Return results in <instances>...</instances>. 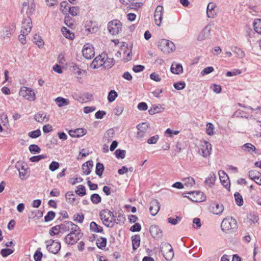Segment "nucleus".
Segmentation results:
<instances>
[{
  "mask_svg": "<svg viewBox=\"0 0 261 261\" xmlns=\"http://www.w3.org/2000/svg\"><path fill=\"white\" fill-rule=\"evenodd\" d=\"M162 109H164V108H162V106L161 105H158V106L153 105L150 109L148 110V113L150 115H152L156 113L161 112Z\"/></svg>",
  "mask_w": 261,
  "mask_h": 261,
  "instance_id": "nucleus-38",
  "label": "nucleus"
},
{
  "mask_svg": "<svg viewBox=\"0 0 261 261\" xmlns=\"http://www.w3.org/2000/svg\"><path fill=\"white\" fill-rule=\"evenodd\" d=\"M242 149L245 151L249 152H254L256 150L255 147L252 144L247 143L245 144L242 146Z\"/></svg>",
  "mask_w": 261,
  "mask_h": 261,
  "instance_id": "nucleus-47",
  "label": "nucleus"
},
{
  "mask_svg": "<svg viewBox=\"0 0 261 261\" xmlns=\"http://www.w3.org/2000/svg\"><path fill=\"white\" fill-rule=\"evenodd\" d=\"M242 73V71L239 69H234L231 71H227L226 73V75L227 76H232L234 75H237L241 74Z\"/></svg>",
  "mask_w": 261,
  "mask_h": 261,
  "instance_id": "nucleus-60",
  "label": "nucleus"
},
{
  "mask_svg": "<svg viewBox=\"0 0 261 261\" xmlns=\"http://www.w3.org/2000/svg\"><path fill=\"white\" fill-rule=\"evenodd\" d=\"M115 61L113 58L109 57L108 54H106V57L102 62L103 67L105 69H110L115 64Z\"/></svg>",
  "mask_w": 261,
  "mask_h": 261,
  "instance_id": "nucleus-23",
  "label": "nucleus"
},
{
  "mask_svg": "<svg viewBox=\"0 0 261 261\" xmlns=\"http://www.w3.org/2000/svg\"><path fill=\"white\" fill-rule=\"evenodd\" d=\"M82 53L83 56L86 59H91L94 56L95 51L94 47L90 44L87 43L84 45Z\"/></svg>",
  "mask_w": 261,
  "mask_h": 261,
  "instance_id": "nucleus-8",
  "label": "nucleus"
},
{
  "mask_svg": "<svg viewBox=\"0 0 261 261\" xmlns=\"http://www.w3.org/2000/svg\"><path fill=\"white\" fill-rule=\"evenodd\" d=\"M216 5L214 3H209L206 8V15L207 17L214 18L216 16Z\"/></svg>",
  "mask_w": 261,
  "mask_h": 261,
  "instance_id": "nucleus-18",
  "label": "nucleus"
},
{
  "mask_svg": "<svg viewBox=\"0 0 261 261\" xmlns=\"http://www.w3.org/2000/svg\"><path fill=\"white\" fill-rule=\"evenodd\" d=\"M84 219V215L82 213L79 214H76L73 216V220L74 221H77L79 223H82L83 222V220Z\"/></svg>",
  "mask_w": 261,
  "mask_h": 261,
  "instance_id": "nucleus-62",
  "label": "nucleus"
},
{
  "mask_svg": "<svg viewBox=\"0 0 261 261\" xmlns=\"http://www.w3.org/2000/svg\"><path fill=\"white\" fill-rule=\"evenodd\" d=\"M233 52L237 55V56L241 58H244L245 56V54L240 48L237 46L232 47L231 48Z\"/></svg>",
  "mask_w": 261,
  "mask_h": 261,
  "instance_id": "nucleus-48",
  "label": "nucleus"
},
{
  "mask_svg": "<svg viewBox=\"0 0 261 261\" xmlns=\"http://www.w3.org/2000/svg\"><path fill=\"white\" fill-rule=\"evenodd\" d=\"M55 101L59 107L67 106L69 104V100L68 99H66L61 97H58L56 98Z\"/></svg>",
  "mask_w": 261,
  "mask_h": 261,
  "instance_id": "nucleus-36",
  "label": "nucleus"
},
{
  "mask_svg": "<svg viewBox=\"0 0 261 261\" xmlns=\"http://www.w3.org/2000/svg\"><path fill=\"white\" fill-rule=\"evenodd\" d=\"M61 31L63 35L66 38L70 39H73L74 38V34L71 32L66 27H63L61 29Z\"/></svg>",
  "mask_w": 261,
  "mask_h": 261,
  "instance_id": "nucleus-40",
  "label": "nucleus"
},
{
  "mask_svg": "<svg viewBox=\"0 0 261 261\" xmlns=\"http://www.w3.org/2000/svg\"><path fill=\"white\" fill-rule=\"evenodd\" d=\"M211 29L207 25H206L198 35L197 40L198 41H202L208 38L210 35Z\"/></svg>",
  "mask_w": 261,
  "mask_h": 261,
  "instance_id": "nucleus-25",
  "label": "nucleus"
},
{
  "mask_svg": "<svg viewBox=\"0 0 261 261\" xmlns=\"http://www.w3.org/2000/svg\"><path fill=\"white\" fill-rule=\"evenodd\" d=\"M221 228L226 233L235 232L238 228L237 221L232 217L224 218L221 222Z\"/></svg>",
  "mask_w": 261,
  "mask_h": 261,
  "instance_id": "nucleus-1",
  "label": "nucleus"
},
{
  "mask_svg": "<svg viewBox=\"0 0 261 261\" xmlns=\"http://www.w3.org/2000/svg\"><path fill=\"white\" fill-rule=\"evenodd\" d=\"M158 47L165 54H169L175 49V46L173 42L165 39L159 41Z\"/></svg>",
  "mask_w": 261,
  "mask_h": 261,
  "instance_id": "nucleus-2",
  "label": "nucleus"
},
{
  "mask_svg": "<svg viewBox=\"0 0 261 261\" xmlns=\"http://www.w3.org/2000/svg\"><path fill=\"white\" fill-rule=\"evenodd\" d=\"M171 71L173 73L179 74L183 71L182 66L179 63H173L171 66Z\"/></svg>",
  "mask_w": 261,
  "mask_h": 261,
  "instance_id": "nucleus-27",
  "label": "nucleus"
},
{
  "mask_svg": "<svg viewBox=\"0 0 261 261\" xmlns=\"http://www.w3.org/2000/svg\"><path fill=\"white\" fill-rule=\"evenodd\" d=\"M122 24L120 20L114 19L108 24L109 32L112 35H116L122 32Z\"/></svg>",
  "mask_w": 261,
  "mask_h": 261,
  "instance_id": "nucleus-3",
  "label": "nucleus"
},
{
  "mask_svg": "<svg viewBox=\"0 0 261 261\" xmlns=\"http://www.w3.org/2000/svg\"><path fill=\"white\" fill-rule=\"evenodd\" d=\"M105 170V167L102 163H97L95 167V174L99 177H101L103 171Z\"/></svg>",
  "mask_w": 261,
  "mask_h": 261,
  "instance_id": "nucleus-37",
  "label": "nucleus"
},
{
  "mask_svg": "<svg viewBox=\"0 0 261 261\" xmlns=\"http://www.w3.org/2000/svg\"><path fill=\"white\" fill-rule=\"evenodd\" d=\"M115 154L118 159H123L125 157L126 151L118 149L115 151Z\"/></svg>",
  "mask_w": 261,
  "mask_h": 261,
  "instance_id": "nucleus-53",
  "label": "nucleus"
},
{
  "mask_svg": "<svg viewBox=\"0 0 261 261\" xmlns=\"http://www.w3.org/2000/svg\"><path fill=\"white\" fill-rule=\"evenodd\" d=\"M106 57V54H102L97 56L91 64V67L93 69H97L103 66L102 62Z\"/></svg>",
  "mask_w": 261,
  "mask_h": 261,
  "instance_id": "nucleus-11",
  "label": "nucleus"
},
{
  "mask_svg": "<svg viewBox=\"0 0 261 261\" xmlns=\"http://www.w3.org/2000/svg\"><path fill=\"white\" fill-rule=\"evenodd\" d=\"M33 41L39 47H41L44 45V41L39 35L35 34L33 37Z\"/></svg>",
  "mask_w": 261,
  "mask_h": 261,
  "instance_id": "nucleus-43",
  "label": "nucleus"
},
{
  "mask_svg": "<svg viewBox=\"0 0 261 261\" xmlns=\"http://www.w3.org/2000/svg\"><path fill=\"white\" fill-rule=\"evenodd\" d=\"M70 225V230L71 231L70 232L71 234H73L76 237H82L83 233H81L80 228L76 224H74L73 222H71L68 223Z\"/></svg>",
  "mask_w": 261,
  "mask_h": 261,
  "instance_id": "nucleus-26",
  "label": "nucleus"
},
{
  "mask_svg": "<svg viewBox=\"0 0 261 261\" xmlns=\"http://www.w3.org/2000/svg\"><path fill=\"white\" fill-rule=\"evenodd\" d=\"M216 176L215 173L212 172L210 174L209 176L206 178L205 183L209 187H213L215 182Z\"/></svg>",
  "mask_w": 261,
  "mask_h": 261,
  "instance_id": "nucleus-28",
  "label": "nucleus"
},
{
  "mask_svg": "<svg viewBox=\"0 0 261 261\" xmlns=\"http://www.w3.org/2000/svg\"><path fill=\"white\" fill-rule=\"evenodd\" d=\"M90 200L93 204H97L101 202V198L99 194L94 193L91 195Z\"/></svg>",
  "mask_w": 261,
  "mask_h": 261,
  "instance_id": "nucleus-45",
  "label": "nucleus"
},
{
  "mask_svg": "<svg viewBox=\"0 0 261 261\" xmlns=\"http://www.w3.org/2000/svg\"><path fill=\"white\" fill-rule=\"evenodd\" d=\"M219 175L222 185L228 191H230V182L227 174L224 171L220 170L219 171Z\"/></svg>",
  "mask_w": 261,
  "mask_h": 261,
  "instance_id": "nucleus-10",
  "label": "nucleus"
},
{
  "mask_svg": "<svg viewBox=\"0 0 261 261\" xmlns=\"http://www.w3.org/2000/svg\"><path fill=\"white\" fill-rule=\"evenodd\" d=\"M149 231L152 237L154 238L159 239L162 237V231L157 225H151Z\"/></svg>",
  "mask_w": 261,
  "mask_h": 261,
  "instance_id": "nucleus-16",
  "label": "nucleus"
},
{
  "mask_svg": "<svg viewBox=\"0 0 261 261\" xmlns=\"http://www.w3.org/2000/svg\"><path fill=\"white\" fill-rule=\"evenodd\" d=\"M30 152L32 154H36L40 152L41 149L40 147L36 144H31L29 147Z\"/></svg>",
  "mask_w": 261,
  "mask_h": 261,
  "instance_id": "nucleus-46",
  "label": "nucleus"
},
{
  "mask_svg": "<svg viewBox=\"0 0 261 261\" xmlns=\"http://www.w3.org/2000/svg\"><path fill=\"white\" fill-rule=\"evenodd\" d=\"M65 198L68 203L74 205L76 202V197L72 191H69L65 194Z\"/></svg>",
  "mask_w": 261,
  "mask_h": 261,
  "instance_id": "nucleus-29",
  "label": "nucleus"
},
{
  "mask_svg": "<svg viewBox=\"0 0 261 261\" xmlns=\"http://www.w3.org/2000/svg\"><path fill=\"white\" fill-rule=\"evenodd\" d=\"M203 144L202 145L203 148H201L202 155L203 157H207L211 154L212 150V145L207 141H203Z\"/></svg>",
  "mask_w": 261,
  "mask_h": 261,
  "instance_id": "nucleus-20",
  "label": "nucleus"
},
{
  "mask_svg": "<svg viewBox=\"0 0 261 261\" xmlns=\"http://www.w3.org/2000/svg\"><path fill=\"white\" fill-rule=\"evenodd\" d=\"M19 95L30 101H34L36 99V95L34 91L31 88L24 86L20 88Z\"/></svg>",
  "mask_w": 261,
  "mask_h": 261,
  "instance_id": "nucleus-5",
  "label": "nucleus"
},
{
  "mask_svg": "<svg viewBox=\"0 0 261 261\" xmlns=\"http://www.w3.org/2000/svg\"><path fill=\"white\" fill-rule=\"evenodd\" d=\"M34 118L37 122L43 123L47 122L49 120V116L47 115L46 112L40 111L35 115Z\"/></svg>",
  "mask_w": 261,
  "mask_h": 261,
  "instance_id": "nucleus-15",
  "label": "nucleus"
},
{
  "mask_svg": "<svg viewBox=\"0 0 261 261\" xmlns=\"http://www.w3.org/2000/svg\"><path fill=\"white\" fill-rule=\"evenodd\" d=\"M249 177L257 185L261 186V173L255 170H251L248 172Z\"/></svg>",
  "mask_w": 261,
  "mask_h": 261,
  "instance_id": "nucleus-13",
  "label": "nucleus"
},
{
  "mask_svg": "<svg viewBox=\"0 0 261 261\" xmlns=\"http://www.w3.org/2000/svg\"><path fill=\"white\" fill-rule=\"evenodd\" d=\"M56 216V213L53 211H49L47 212L46 215L44 217V221L47 222L51 221L54 219Z\"/></svg>",
  "mask_w": 261,
  "mask_h": 261,
  "instance_id": "nucleus-54",
  "label": "nucleus"
},
{
  "mask_svg": "<svg viewBox=\"0 0 261 261\" xmlns=\"http://www.w3.org/2000/svg\"><path fill=\"white\" fill-rule=\"evenodd\" d=\"M254 31L258 34L261 35V19H255L253 22Z\"/></svg>",
  "mask_w": 261,
  "mask_h": 261,
  "instance_id": "nucleus-44",
  "label": "nucleus"
},
{
  "mask_svg": "<svg viewBox=\"0 0 261 261\" xmlns=\"http://www.w3.org/2000/svg\"><path fill=\"white\" fill-rule=\"evenodd\" d=\"M160 209V203L156 199L152 200L150 203L149 212L150 214L155 216Z\"/></svg>",
  "mask_w": 261,
  "mask_h": 261,
  "instance_id": "nucleus-12",
  "label": "nucleus"
},
{
  "mask_svg": "<svg viewBox=\"0 0 261 261\" xmlns=\"http://www.w3.org/2000/svg\"><path fill=\"white\" fill-rule=\"evenodd\" d=\"M115 135V130L113 128L108 129L103 137L104 141L109 142L112 141Z\"/></svg>",
  "mask_w": 261,
  "mask_h": 261,
  "instance_id": "nucleus-33",
  "label": "nucleus"
},
{
  "mask_svg": "<svg viewBox=\"0 0 261 261\" xmlns=\"http://www.w3.org/2000/svg\"><path fill=\"white\" fill-rule=\"evenodd\" d=\"M117 96V93L115 90H111L108 94V100L109 102H112Z\"/></svg>",
  "mask_w": 261,
  "mask_h": 261,
  "instance_id": "nucleus-49",
  "label": "nucleus"
},
{
  "mask_svg": "<svg viewBox=\"0 0 261 261\" xmlns=\"http://www.w3.org/2000/svg\"><path fill=\"white\" fill-rule=\"evenodd\" d=\"M138 129L139 130V132L138 133V137H142L143 136L144 133L146 131L147 129L148 128V125L146 124V123H143L142 124H139L137 126Z\"/></svg>",
  "mask_w": 261,
  "mask_h": 261,
  "instance_id": "nucleus-34",
  "label": "nucleus"
},
{
  "mask_svg": "<svg viewBox=\"0 0 261 261\" xmlns=\"http://www.w3.org/2000/svg\"><path fill=\"white\" fill-rule=\"evenodd\" d=\"M163 7L161 5L158 6L155 9L154 14V17L155 24L158 26L161 25V23L163 19Z\"/></svg>",
  "mask_w": 261,
  "mask_h": 261,
  "instance_id": "nucleus-9",
  "label": "nucleus"
},
{
  "mask_svg": "<svg viewBox=\"0 0 261 261\" xmlns=\"http://www.w3.org/2000/svg\"><path fill=\"white\" fill-rule=\"evenodd\" d=\"M73 234L69 233L64 238V241L68 245H73L75 244L82 238L81 237H76V236L73 237Z\"/></svg>",
  "mask_w": 261,
  "mask_h": 261,
  "instance_id": "nucleus-21",
  "label": "nucleus"
},
{
  "mask_svg": "<svg viewBox=\"0 0 261 261\" xmlns=\"http://www.w3.org/2000/svg\"><path fill=\"white\" fill-rule=\"evenodd\" d=\"M43 213L42 211L36 210L31 212V215L29 216V219L38 220L43 216Z\"/></svg>",
  "mask_w": 261,
  "mask_h": 261,
  "instance_id": "nucleus-31",
  "label": "nucleus"
},
{
  "mask_svg": "<svg viewBox=\"0 0 261 261\" xmlns=\"http://www.w3.org/2000/svg\"><path fill=\"white\" fill-rule=\"evenodd\" d=\"M71 221H65L64 223L61 224L59 225L60 232H66L70 230V225L68 223Z\"/></svg>",
  "mask_w": 261,
  "mask_h": 261,
  "instance_id": "nucleus-51",
  "label": "nucleus"
},
{
  "mask_svg": "<svg viewBox=\"0 0 261 261\" xmlns=\"http://www.w3.org/2000/svg\"><path fill=\"white\" fill-rule=\"evenodd\" d=\"M93 166V162L92 161H88L82 165V169L83 174L88 175L91 172V168Z\"/></svg>",
  "mask_w": 261,
  "mask_h": 261,
  "instance_id": "nucleus-24",
  "label": "nucleus"
},
{
  "mask_svg": "<svg viewBox=\"0 0 261 261\" xmlns=\"http://www.w3.org/2000/svg\"><path fill=\"white\" fill-rule=\"evenodd\" d=\"M19 172V176L21 180H26L30 176V168H27L25 170L23 171L20 170L19 169H17Z\"/></svg>",
  "mask_w": 261,
  "mask_h": 261,
  "instance_id": "nucleus-35",
  "label": "nucleus"
},
{
  "mask_svg": "<svg viewBox=\"0 0 261 261\" xmlns=\"http://www.w3.org/2000/svg\"><path fill=\"white\" fill-rule=\"evenodd\" d=\"M185 185L187 187H192L195 184L194 179L192 177H188L184 179Z\"/></svg>",
  "mask_w": 261,
  "mask_h": 261,
  "instance_id": "nucleus-58",
  "label": "nucleus"
},
{
  "mask_svg": "<svg viewBox=\"0 0 261 261\" xmlns=\"http://www.w3.org/2000/svg\"><path fill=\"white\" fill-rule=\"evenodd\" d=\"M32 24L31 19L30 17L25 18L22 23L21 30H24L25 34H29L31 31Z\"/></svg>",
  "mask_w": 261,
  "mask_h": 261,
  "instance_id": "nucleus-19",
  "label": "nucleus"
},
{
  "mask_svg": "<svg viewBox=\"0 0 261 261\" xmlns=\"http://www.w3.org/2000/svg\"><path fill=\"white\" fill-rule=\"evenodd\" d=\"M234 200L236 204L239 206H242L244 204L243 199L241 195L238 192L234 194Z\"/></svg>",
  "mask_w": 261,
  "mask_h": 261,
  "instance_id": "nucleus-42",
  "label": "nucleus"
},
{
  "mask_svg": "<svg viewBox=\"0 0 261 261\" xmlns=\"http://www.w3.org/2000/svg\"><path fill=\"white\" fill-rule=\"evenodd\" d=\"M210 210L212 213L215 215H219L223 212L224 207L223 204H220L216 202H213L210 205Z\"/></svg>",
  "mask_w": 261,
  "mask_h": 261,
  "instance_id": "nucleus-14",
  "label": "nucleus"
},
{
  "mask_svg": "<svg viewBox=\"0 0 261 261\" xmlns=\"http://www.w3.org/2000/svg\"><path fill=\"white\" fill-rule=\"evenodd\" d=\"M86 133V129L82 128H79L75 130H69V135L71 137L79 138L85 135Z\"/></svg>",
  "mask_w": 261,
  "mask_h": 261,
  "instance_id": "nucleus-22",
  "label": "nucleus"
},
{
  "mask_svg": "<svg viewBox=\"0 0 261 261\" xmlns=\"http://www.w3.org/2000/svg\"><path fill=\"white\" fill-rule=\"evenodd\" d=\"M189 194L190 197H188V199L195 202H200L206 199L204 193L200 191H191Z\"/></svg>",
  "mask_w": 261,
  "mask_h": 261,
  "instance_id": "nucleus-7",
  "label": "nucleus"
},
{
  "mask_svg": "<svg viewBox=\"0 0 261 261\" xmlns=\"http://www.w3.org/2000/svg\"><path fill=\"white\" fill-rule=\"evenodd\" d=\"M160 250L163 253V255L166 260H171L173 258V249L169 243H162L160 247Z\"/></svg>",
  "mask_w": 261,
  "mask_h": 261,
  "instance_id": "nucleus-4",
  "label": "nucleus"
},
{
  "mask_svg": "<svg viewBox=\"0 0 261 261\" xmlns=\"http://www.w3.org/2000/svg\"><path fill=\"white\" fill-rule=\"evenodd\" d=\"M90 229L91 231L97 233H101L103 232V228L102 226L98 225L94 221L90 223Z\"/></svg>",
  "mask_w": 261,
  "mask_h": 261,
  "instance_id": "nucleus-30",
  "label": "nucleus"
},
{
  "mask_svg": "<svg viewBox=\"0 0 261 261\" xmlns=\"http://www.w3.org/2000/svg\"><path fill=\"white\" fill-rule=\"evenodd\" d=\"M76 194L79 196L83 197L86 194V191L85 186L82 185H79L75 191Z\"/></svg>",
  "mask_w": 261,
  "mask_h": 261,
  "instance_id": "nucleus-41",
  "label": "nucleus"
},
{
  "mask_svg": "<svg viewBox=\"0 0 261 261\" xmlns=\"http://www.w3.org/2000/svg\"><path fill=\"white\" fill-rule=\"evenodd\" d=\"M41 135V130L39 129H37L35 130L30 132L28 134V136L33 139H35L39 137Z\"/></svg>",
  "mask_w": 261,
  "mask_h": 261,
  "instance_id": "nucleus-57",
  "label": "nucleus"
},
{
  "mask_svg": "<svg viewBox=\"0 0 261 261\" xmlns=\"http://www.w3.org/2000/svg\"><path fill=\"white\" fill-rule=\"evenodd\" d=\"M45 243L46 244L47 250L53 254H57L61 249V244L59 242L50 240L46 241Z\"/></svg>",
  "mask_w": 261,
  "mask_h": 261,
  "instance_id": "nucleus-6",
  "label": "nucleus"
},
{
  "mask_svg": "<svg viewBox=\"0 0 261 261\" xmlns=\"http://www.w3.org/2000/svg\"><path fill=\"white\" fill-rule=\"evenodd\" d=\"M132 246L133 250H136L140 244V237L139 234H135L132 237Z\"/></svg>",
  "mask_w": 261,
  "mask_h": 261,
  "instance_id": "nucleus-32",
  "label": "nucleus"
},
{
  "mask_svg": "<svg viewBox=\"0 0 261 261\" xmlns=\"http://www.w3.org/2000/svg\"><path fill=\"white\" fill-rule=\"evenodd\" d=\"M47 155L45 154H40L38 155H35L31 157L29 160L31 162H38L42 159H46Z\"/></svg>",
  "mask_w": 261,
  "mask_h": 261,
  "instance_id": "nucleus-50",
  "label": "nucleus"
},
{
  "mask_svg": "<svg viewBox=\"0 0 261 261\" xmlns=\"http://www.w3.org/2000/svg\"><path fill=\"white\" fill-rule=\"evenodd\" d=\"M14 250L9 248H5L2 249L0 253L3 257H5L12 254Z\"/></svg>",
  "mask_w": 261,
  "mask_h": 261,
  "instance_id": "nucleus-59",
  "label": "nucleus"
},
{
  "mask_svg": "<svg viewBox=\"0 0 261 261\" xmlns=\"http://www.w3.org/2000/svg\"><path fill=\"white\" fill-rule=\"evenodd\" d=\"M60 232H61L59 225L53 227L49 231V234L51 236H54L58 234Z\"/></svg>",
  "mask_w": 261,
  "mask_h": 261,
  "instance_id": "nucleus-55",
  "label": "nucleus"
},
{
  "mask_svg": "<svg viewBox=\"0 0 261 261\" xmlns=\"http://www.w3.org/2000/svg\"><path fill=\"white\" fill-rule=\"evenodd\" d=\"M27 35H28V34H25L24 32V30H21L20 34L18 36V39L22 44H25L26 43L25 36Z\"/></svg>",
  "mask_w": 261,
  "mask_h": 261,
  "instance_id": "nucleus-63",
  "label": "nucleus"
},
{
  "mask_svg": "<svg viewBox=\"0 0 261 261\" xmlns=\"http://www.w3.org/2000/svg\"><path fill=\"white\" fill-rule=\"evenodd\" d=\"M68 4L67 2L64 1L60 4V10L64 14H67L69 10Z\"/></svg>",
  "mask_w": 261,
  "mask_h": 261,
  "instance_id": "nucleus-56",
  "label": "nucleus"
},
{
  "mask_svg": "<svg viewBox=\"0 0 261 261\" xmlns=\"http://www.w3.org/2000/svg\"><path fill=\"white\" fill-rule=\"evenodd\" d=\"M173 87L175 89L180 90L184 89L186 87V83L184 82H178L173 84Z\"/></svg>",
  "mask_w": 261,
  "mask_h": 261,
  "instance_id": "nucleus-61",
  "label": "nucleus"
},
{
  "mask_svg": "<svg viewBox=\"0 0 261 261\" xmlns=\"http://www.w3.org/2000/svg\"><path fill=\"white\" fill-rule=\"evenodd\" d=\"M39 249L40 248L38 249L34 254V259L35 261H40L43 256V254Z\"/></svg>",
  "mask_w": 261,
  "mask_h": 261,
  "instance_id": "nucleus-64",
  "label": "nucleus"
},
{
  "mask_svg": "<svg viewBox=\"0 0 261 261\" xmlns=\"http://www.w3.org/2000/svg\"><path fill=\"white\" fill-rule=\"evenodd\" d=\"M107 242L106 238L100 237L96 240V244L98 248L103 249L106 246Z\"/></svg>",
  "mask_w": 261,
  "mask_h": 261,
  "instance_id": "nucleus-39",
  "label": "nucleus"
},
{
  "mask_svg": "<svg viewBox=\"0 0 261 261\" xmlns=\"http://www.w3.org/2000/svg\"><path fill=\"white\" fill-rule=\"evenodd\" d=\"M235 115L239 117H242L245 118H249L251 117L249 116V115L246 112L241 110H238L235 112Z\"/></svg>",
  "mask_w": 261,
  "mask_h": 261,
  "instance_id": "nucleus-52",
  "label": "nucleus"
},
{
  "mask_svg": "<svg viewBox=\"0 0 261 261\" xmlns=\"http://www.w3.org/2000/svg\"><path fill=\"white\" fill-rule=\"evenodd\" d=\"M85 27L86 30L91 34L96 33L98 30L96 22L92 21H87L85 24Z\"/></svg>",
  "mask_w": 261,
  "mask_h": 261,
  "instance_id": "nucleus-17",
  "label": "nucleus"
}]
</instances>
